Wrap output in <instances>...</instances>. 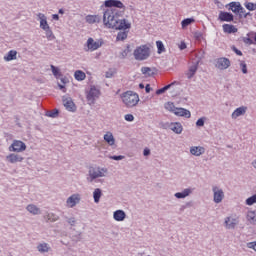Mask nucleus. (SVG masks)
Masks as SVG:
<instances>
[{
    "instance_id": "f257e3e1",
    "label": "nucleus",
    "mask_w": 256,
    "mask_h": 256,
    "mask_svg": "<svg viewBox=\"0 0 256 256\" xmlns=\"http://www.w3.org/2000/svg\"><path fill=\"white\" fill-rule=\"evenodd\" d=\"M105 10L103 14V23L108 29H116L119 32L117 34V41H125L129 31L131 29V22L129 20L122 18L125 15V4L119 0H106L104 2Z\"/></svg>"
},
{
    "instance_id": "f03ea898",
    "label": "nucleus",
    "mask_w": 256,
    "mask_h": 256,
    "mask_svg": "<svg viewBox=\"0 0 256 256\" xmlns=\"http://www.w3.org/2000/svg\"><path fill=\"white\" fill-rule=\"evenodd\" d=\"M108 173H109V170L106 167L91 166L88 170L87 181L89 183H93V182L97 181V179L107 177Z\"/></svg>"
},
{
    "instance_id": "7ed1b4c3",
    "label": "nucleus",
    "mask_w": 256,
    "mask_h": 256,
    "mask_svg": "<svg viewBox=\"0 0 256 256\" xmlns=\"http://www.w3.org/2000/svg\"><path fill=\"white\" fill-rule=\"evenodd\" d=\"M122 103L125 104L126 107H136L139 103V94L133 91H126L121 94Z\"/></svg>"
},
{
    "instance_id": "20e7f679",
    "label": "nucleus",
    "mask_w": 256,
    "mask_h": 256,
    "mask_svg": "<svg viewBox=\"0 0 256 256\" xmlns=\"http://www.w3.org/2000/svg\"><path fill=\"white\" fill-rule=\"evenodd\" d=\"M133 55L136 61H145L151 57V48L149 45H141L134 50Z\"/></svg>"
},
{
    "instance_id": "39448f33",
    "label": "nucleus",
    "mask_w": 256,
    "mask_h": 256,
    "mask_svg": "<svg viewBox=\"0 0 256 256\" xmlns=\"http://www.w3.org/2000/svg\"><path fill=\"white\" fill-rule=\"evenodd\" d=\"M85 95L88 105H95L97 100L101 97V89L97 86H90V88L86 90Z\"/></svg>"
},
{
    "instance_id": "423d86ee",
    "label": "nucleus",
    "mask_w": 256,
    "mask_h": 256,
    "mask_svg": "<svg viewBox=\"0 0 256 256\" xmlns=\"http://www.w3.org/2000/svg\"><path fill=\"white\" fill-rule=\"evenodd\" d=\"M103 47V39H93V38H88L86 41V44L84 45V50L85 51H97V49H101Z\"/></svg>"
},
{
    "instance_id": "0eeeda50",
    "label": "nucleus",
    "mask_w": 256,
    "mask_h": 256,
    "mask_svg": "<svg viewBox=\"0 0 256 256\" xmlns=\"http://www.w3.org/2000/svg\"><path fill=\"white\" fill-rule=\"evenodd\" d=\"M8 149L12 153H23L27 150V145L23 141L14 140Z\"/></svg>"
},
{
    "instance_id": "6e6552de",
    "label": "nucleus",
    "mask_w": 256,
    "mask_h": 256,
    "mask_svg": "<svg viewBox=\"0 0 256 256\" xmlns=\"http://www.w3.org/2000/svg\"><path fill=\"white\" fill-rule=\"evenodd\" d=\"M225 229H235L239 225V217L237 215H230L224 218Z\"/></svg>"
},
{
    "instance_id": "1a4fd4ad",
    "label": "nucleus",
    "mask_w": 256,
    "mask_h": 256,
    "mask_svg": "<svg viewBox=\"0 0 256 256\" xmlns=\"http://www.w3.org/2000/svg\"><path fill=\"white\" fill-rule=\"evenodd\" d=\"M212 193L214 203H222L225 199V192L219 186H212Z\"/></svg>"
},
{
    "instance_id": "9d476101",
    "label": "nucleus",
    "mask_w": 256,
    "mask_h": 256,
    "mask_svg": "<svg viewBox=\"0 0 256 256\" xmlns=\"http://www.w3.org/2000/svg\"><path fill=\"white\" fill-rule=\"evenodd\" d=\"M80 203H81V194L75 193L67 198L66 207H68V209H73V207L79 205Z\"/></svg>"
},
{
    "instance_id": "9b49d317",
    "label": "nucleus",
    "mask_w": 256,
    "mask_h": 256,
    "mask_svg": "<svg viewBox=\"0 0 256 256\" xmlns=\"http://www.w3.org/2000/svg\"><path fill=\"white\" fill-rule=\"evenodd\" d=\"M231 67V60L229 58L221 57L216 59L215 68L220 69V71H225Z\"/></svg>"
},
{
    "instance_id": "f8f14e48",
    "label": "nucleus",
    "mask_w": 256,
    "mask_h": 256,
    "mask_svg": "<svg viewBox=\"0 0 256 256\" xmlns=\"http://www.w3.org/2000/svg\"><path fill=\"white\" fill-rule=\"evenodd\" d=\"M199 69V61L193 62L188 66V70L185 72L187 79H193Z\"/></svg>"
},
{
    "instance_id": "ddd939ff",
    "label": "nucleus",
    "mask_w": 256,
    "mask_h": 256,
    "mask_svg": "<svg viewBox=\"0 0 256 256\" xmlns=\"http://www.w3.org/2000/svg\"><path fill=\"white\" fill-rule=\"evenodd\" d=\"M24 160L25 158L17 153H11L6 156V161L12 165H15V163H23Z\"/></svg>"
},
{
    "instance_id": "4468645a",
    "label": "nucleus",
    "mask_w": 256,
    "mask_h": 256,
    "mask_svg": "<svg viewBox=\"0 0 256 256\" xmlns=\"http://www.w3.org/2000/svg\"><path fill=\"white\" fill-rule=\"evenodd\" d=\"M37 18L40 22V29H42V31H45V29L51 28V26H49V22H47V16H45V14L38 13Z\"/></svg>"
},
{
    "instance_id": "2eb2a0df",
    "label": "nucleus",
    "mask_w": 256,
    "mask_h": 256,
    "mask_svg": "<svg viewBox=\"0 0 256 256\" xmlns=\"http://www.w3.org/2000/svg\"><path fill=\"white\" fill-rule=\"evenodd\" d=\"M62 101H63V105L67 109V111H72V112L75 111V109H76L75 103L73 102V99H71V97L64 96L62 98Z\"/></svg>"
},
{
    "instance_id": "dca6fc26",
    "label": "nucleus",
    "mask_w": 256,
    "mask_h": 256,
    "mask_svg": "<svg viewBox=\"0 0 256 256\" xmlns=\"http://www.w3.org/2000/svg\"><path fill=\"white\" fill-rule=\"evenodd\" d=\"M193 191H195L194 188H185L182 192L175 193L174 197H176V199H185L189 197V195H192Z\"/></svg>"
},
{
    "instance_id": "f3484780",
    "label": "nucleus",
    "mask_w": 256,
    "mask_h": 256,
    "mask_svg": "<svg viewBox=\"0 0 256 256\" xmlns=\"http://www.w3.org/2000/svg\"><path fill=\"white\" fill-rule=\"evenodd\" d=\"M190 153L194 155V157H201V155L205 154V147L192 146L190 147Z\"/></svg>"
},
{
    "instance_id": "a211bd4d",
    "label": "nucleus",
    "mask_w": 256,
    "mask_h": 256,
    "mask_svg": "<svg viewBox=\"0 0 256 256\" xmlns=\"http://www.w3.org/2000/svg\"><path fill=\"white\" fill-rule=\"evenodd\" d=\"M174 115L177 117H186V119H189L191 117V112L185 108H176Z\"/></svg>"
},
{
    "instance_id": "6ab92c4d",
    "label": "nucleus",
    "mask_w": 256,
    "mask_h": 256,
    "mask_svg": "<svg viewBox=\"0 0 256 256\" xmlns=\"http://www.w3.org/2000/svg\"><path fill=\"white\" fill-rule=\"evenodd\" d=\"M245 113H247V107H245V106L239 107L236 110H234V112L231 115V118L237 119V118L245 115Z\"/></svg>"
},
{
    "instance_id": "aec40b11",
    "label": "nucleus",
    "mask_w": 256,
    "mask_h": 256,
    "mask_svg": "<svg viewBox=\"0 0 256 256\" xmlns=\"http://www.w3.org/2000/svg\"><path fill=\"white\" fill-rule=\"evenodd\" d=\"M169 127L171 131L176 133V135H181V133H183V125H181L179 122L171 123Z\"/></svg>"
},
{
    "instance_id": "412c9836",
    "label": "nucleus",
    "mask_w": 256,
    "mask_h": 256,
    "mask_svg": "<svg viewBox=\"0 0 256 256\" xmlns=\"http://www.w3.org/2000/svg\"><path fill=\"white\" fill-rule=\"evenodd\" d=\"M126 218H127V214L123 210H116L113 213V219L115 221H125Z\"/></svg>"
},
{
    "instance_id": "4be33fe9",
    "label": "nucleus",
    "mask_w": 256,
    "mask_h": 256,
    "mask_svg": "<svg viewBox=\"0 0 256 256\" xmlns=\"http://www.w3.org/2000/svg\"><path fill=\"white\" fill-rule=\"evenodd\" d=\"M218 19H219V21L231 22V21H233V14H231L229 12L220 11Z\"/></svg>"
},
{
    "instance_id": "5701e85b",
    "label": "nucleus",
    "mask_w": 256,
    "mask_h": 256,
    "mask_svg": "<svg viewBox=\"0 0 256 256\" xmlns=\"http://www.w3.org/2000/svg\"><path fill=\"white\" fill-rule=\"evenodd\" d=\"M26 211L31 213V215H41V208L37 207L35 204H29L26 207Z\"/></svg>"
},
{
    "instance_id": "b1692460",
    "label": "nucleus",
    "mask_w": 256,
    "mask_h": 256,
    "mask_svg": "<svg viewBox=\"0 0 256 256\" xmlns=\"http://www.w3.org/2000/svg\"><path fill=\"white\" fill-rule=\"evenodd\" d=\"M227 7H229V11H231L232 13H235V15H237L239 13V9L241 7V2H231L227 5Z\"/></svg>"
},
{
    "instance_id": "393cba45",
    "label": "nucleus",
    "mask_w": 256,
    "mask_h": 256,
    "mask_svg": "<svg viewBox=\"0 0 256 256\" xmlns=\"http://www.w3.org/2000/svg\"><path fill=\"white\" fill-rule=\"evenodd\" d=\"M37 251L39 253H49L51 251V246L45 242L40 243L37 245Z\"/></svg>"
},
{
    "instance_id": "a878e982",
    "label": "nucleus",
    "mask_w": 256,
    "mask_h": 256,
    "mask_svg": "<svg viewBox=\"0 0 256 256\" xmlns=\"http://www.w3.org/2000/svg\"><path fill=\"white\" fill-rule=\"evenodd\" d=\"M246 219L250 225H256V210L248 211L246 215Z\"/></svg>"
},
{
    "instance_id": "bb28decb",
    "label": "nucleus",
    "mask_w": 256,
    "mask_h": 256,
    "mask_svg": "<svg viewBox=\"0 0 256 256\" xmlns=\"http://www.w3.org/2000/svg\"><path fill=\"white\" fill-rule=\"evenodd\" d=\"M85 20L86 23L93 25V23H99V21H101V17H99V15H87Z\"/></svg>"
},
{
    "instance_id": "cd10ccee",
    "label": "nucleus",
    "mask_w": 256,
    "mask_h": 256,
    "mask_svg": "<svg viewBox=\"0 0 256 256\" xmlns=\"http://www.w3.org/2000/svg\"><path fill=\"white\" fill-rule=\"evenodd\" d=\"M101 197H103V190L95 188L93 191L94 203H99V201H101Z\"/></svg>"
},
{
    "instance_id": "c85d7f7f",
    "label": "nucleus",
    "mask_w": 256,
    "mask_h": 256,
    "mask_svg": "<svg viewBox=\"0 0 256 256\" xmlns=\"http://www.w3.org/2000/svg\"><path fill=\"white\" fill-rule=\"evenodd\" d=\"M104 141H106V143H108L110 146L115 145V137L113 136V133L107 132L104 135Z\"/></svg>"
},
{
    "instance_id": "c756f323",
    "label": "nucleus",
    "mask_w": 256,
    "mask_h": 256,
    "mask_svg": "<svg viewBox=\"0 0 256 256\" xmlns=\"http://www.w3.org/2000/svg\"><path fill=\"white\" fill-rule=\"evenodd\" d=\"M17 59V51L10 50L5 56L4 61H15Z\"/></svg>"
},
{
    "instance_id": "7c9ffc66",
    "label": "nucleus",
    "mask_w": 256,
    "mask_h": 256,
    "mask_svg": "<svg viewBox=\"0 0 256 256\" xmlns=\"http://www.w3.org/2000/svg\"><path fill=\"white\" fill-rule=\"evenodd\" d=\"M223 31L224 33H237L238 29L234 26V25H231V24H224L223 25Z\"/></svg>"
},
{
    "instance_id": "2f4dec72",
    "label": "nucleus",
    "mask_w": 256,
    "mask_h": 256,
    "mask_svg": "<svg viewBox=\"0 0 256 256\" xmlns=\"http://www.w3.org/2000/svg\"><path fill=\"white\" fill-rule=\"evenodd\" d=\"M74 77H75L76 81H85V79L87 78V75L85 74V72H83L81 70H77L74 73Z\"/></svg>"
},
{
    "instance_id": "473e14b6",
    "label": "nucleus",
    "mask_w": 256,
    "mask_h": 256,
    "mask_svg": "<svg viewBox=\"0 0 256 256\" xmlns=\"http://www.w3.org/2000/svg\"><path fill=\"white\" fill-rule=\"evenodd\" d=\"M44 217L46 221H50V223H55V221H59V216L55 213H48Z\"/></svg>"
},
{
    "instance_id": "72a5a7b5",
    "label": "nucleus",
    "mask_w": 256,
    "mask_h": 256,
    "mask_svg": "<svg viewBox=\"0 0 256 256\" xmlns=\"http://www.w3.org/2000/svg\"><path fill=\"white\" fill-rule=\"evenodd\" d=\"M192 23H195L194 18H186V19L182 20V22H181L182 29H187V27H189V25H191Z\"/></svg>"
},
{
    "instance_id": "f704fd0d",
    "label": "nucleus",
    "mask_w": 256,
    "mask_h": 256,
    "mask_svg": "<svg viewBox=\"0 0 256 256\" xmlns=\"http://www.w3.org/2000/svg\"><path fill=\"white\" fill-rule=\"evenodd\" d=\"M45 35H46V39L48 41H55V34H53V30H51V28L45 29Z\"/></svg>"
},
{
    "instance_id": "c9c22d12",
    "label": "nucleus",
    "mask_w": 256,
    "mask_h": 256,
    "mask_svg": "<svg viewBox=\"0 0 256 256\" xmlns=\"http://www.w3.org/2000/svg\"><path fill=\"white\" fill-rule=\"evenodd\" d=\"M164 107L166 111H169L170 113H175V111H177V107H175L173 102H167Z\"/></svg>"
},
{
    "instance_id": "e433bc0d",
    "label": "nucleus",
    "mask_w": 256,
    "mask_h": 256,
    "mask_svg": "<svg viewBox=\"0 0 256 256\" xmlns=\"http://www.w3.org/2000/svg\"><path fill=\"white\" fill-rule=\"evenodd\" d=\"M239 65H240V69H241L242 73L244 75H247V73H249V71L247 70V63H245V61H243V60H240Z\"/></svg>"
},
{
    "instance_id": "4c0bfd02",
    "label": "nucleus",
    "mask_w": 256,
    "mask_h": 256,
    "mask_svg": "<svg viewBox=\"0 0 256 256\" xmlns=\"http://www.w3.org/2000/svg\"><path fill=\"white\" fill-rule=\"evenodd\" d=\"M66 221L70 227H75V225H77V218L75 217H66Z\"/></svg>"
},
{
    "instance_id": "58836bf2",
    "label": "nucleus",
    "mask_w": 256,
    "mask_h": 256,
    "mask_svg": "<svg viewBox=\"0 0 256 256\" xmlns=\"http://www.w3.org/2000/svg\"><path fill=\"white\" fill-rule=\"evenodd\" d=\"M244 6L246 7V9H248V11H256V4L255 3L246 2L244 4Z\"/></svg>"
},
{
    "instance_id": "ea45409f",
    "label": "nucleus",
    "mask_w": 256,
    "mask_h": 256,
    "mask_svg": "<svg viewBox=\"0 0 256 256\" xmlns=\"http://www.w3.org/2000/svg\"><path fill=\"white\" fill-rule=\"evenodd\" d=\"M171 85H173V83H172V84H169V85H166V86H164V87L161 88V89H158V90L156 91V95H163V93H165V91H167L168 89H171Z\"/></svg>"
},
{
    "instance_id": "a19ab883",
    "label": "nucleus",
    "mask_w": 256,
    "mask_h": 256,
    "mask_svg": "<svg viewBox=\"0 0 256 256\" xmlns=\"http://www.w3.org/2000/svg\"><path fill=\"white\" fill-rule=\"evenodd\" d=\"M158 53L161 54L165 51V45H163V42L157 41L156 42Z\"/></svg>"
},
{
    "instance_id": "79ce46f5",
    "label": "nucleus",
    "mask_w": 256,
    "mask_h": 256,
    "mask_svg": "<svg viewBox=\"0 0 256 256\" xmlns=\"http://www.w3.org/2000/svg\"><path fill=\"white\" fill-rule=\"evenodd\" d=\"M256 203V194L246 199V205H255Z\"/></svg>"
},
{
    "instance_id": "37998d69",
    "label": "nucleus",
    "mask_w": 256,
    "mask_h": 256,
    "mask_svg": "<svg viewBox=\"0 0 256 256\" xmlns=\"http://www.w3.org/2000/svg\"><path fill=\"white\" fill-rule=\"evenodd\" d=\"M51 70L54 77H59V75H61V72H59V68L55 67L54 65H51Z\"/></svg>"
},
{
    "instance_id": "c03bdc74",
    "label": "nucleus",
    "mask_w": 256,
    "mask_h": 256,
    "mask_svg": "<svg viewBox=\"0 0 256 256\" xmlns=\"http://www.w3.org/2000/svg\"><path fill=\"white\" fill-rule=\"evenodd\" d=\"M109 159H112L113 161H123V159H125V156H123V155L109 156Z\"/></svg>"
},
{
    "instance_id": "a18cd8bd",
    "label": "nucleus",
    "mask_w": 256,
    "mask_h": 256,
    "mask_svg": "<svg viewBox=\"0 0 256 256\" xmlns=\"http://www.w3.org/2000/svg\"><path fill=\"white\" fill-rule=\"evenodd\" d=\"M141 72L143 73V75H151V68L149 67H142Z\"/></svg>"
},
{
    "instance_id": "49530a36",
    "label": "nucleus",
    "mask_w": 256,
    "mask_h": 256,
    "mask_svg": "<svg viewBox=\"0 0 256 256\" xmlns=\"http://www.w3.org/2000/svg\"><path fill=\"white\" fill-rule=\"evenodd\" d=\"M246 12L247 11L245 10V8H243V6L240 5V8L238 10V14L237 15H239V17L242 18L245 15Z\"/></svg>"
},
{
    "instance_id": "de8ad7c7",
    "label": "nucleus",
    "mask_w": 256,
    "mask_h": 256,
    "mask_svg": "<svg viewBox=\"0 0 256 256\" xmlns=\"http://www.w3.org/2000/svg\"><path fill=\"white\" fill-rule=\"evenodd\" d=\"M124 119H125V121H129V122L135 121V116H133V114H126L124 116Z\"/></svg>"
},
{
    "instance_id": "09e8293b",
    "label": "nucleus",
    "mask_w": 256,
    "mask_h": 256,
    "mask_svg": "<svg viewBox=\"0 0 256 256\" xmlns=\"http://www.w3.org/2000/svg\"><path fill=\"white\" fill-rule=\"evenodd\" d=\"M205 125V118H199L196 122L197 127H203Z\"/></svg>"
},
{
    "instance_id": "8fccbe9b",
    "label": "nucleus",
    "mask_w": 256,
    "mask_h": 256,
    "mask_svg": "<svg viewBox=\"0 0 256 256\" xmlns=\"http://www.w3.org/2000/svg\"><path fill=\"white\" fill-rule=\"evenodd\" d=\"M243 41L246 45H253V40L249 37L243 38Z\"/></svg>"
},
{
    "instance_id": "3c124183",
    "label": "nucleus",
    "mask_w": 256,
    "mask_h": 256,
    "mask_svg": "<svg viewBox=\"0 0 256 256\" xmlns=\"http://www.w3.org/2000/svg\"><path fill=\"white\" fill-rule=\"evenodd\" d=\"M144 157H149L151 155V150L149 148H145L143 151Z\"/></svg>"
},
{
    "instance_id": "603ef678",
    "label": "nucleus",
    "mask_w": 256,
    "mask_h": 256,
    "mask_svg": "<svg viewBox=\"0 0 256 256\" xmlns=\"http://www.w3.org/2000/svg\"><path fill=\"white\" fill-rule=\"evenodd\" d=\"M232 50L234 51V53H236V55H243V52H241V50L237 49L235 46L232 47Z\"/></svg>"
},
{
    "instance_id": "864d4df0",
    "label": "nucleus",
    "mask_w": 256,
    "mask_h": 256,
    "mask_svg": "<svg viewBox=\"0 0 256 256\" xmlns=\"http://www.w3.org/2000/svg\"><path fill=\"white\" fill-rule=\"evenodd\" d=\"M179 49L181 51H183L184 49H187V44H185V42H181L180 45H179Z\"/></svg>"
},
{
    "instance_id": "5fc2aeb1",
    "label": "nucleus",
    "mask_w": 256,
    "mask_h": 256,
    "mask_svg": "<svg viewBox=\"0 0 256 256\" xmlns=\"http://www.w3.org/2000/svg\"><path fill=\"white\" fill-rule=\"evenodd\" d=\"M57 115H59V111L56 110V111L48 114V117H57Z\"/></svg>"
},
{
    "instance_id": "6e6d98bb",
    "label": "nucleus",
    "mask_w": 256,
    "mask_h": 256,
    "mask_svg": "<svg viewBox=\"0 0 256 256\" xmlns=\"http://www.w3.org/2000/svg\"><path fill=\"white\" fill-rule=\"evenodd\" d=\"M145 91H146V93H151V85L147 84L145 86Z\"/></svg>"
},
{
    "instance_id": "4d7b16f0",
    "label": "nucleus",
    "mask_w": 256,
    "mask_h": 256,
    "mask_svg": "<svg viewBox=\"0 0 256 256\" xmlns=\"http://www.w3.org/2000/svg\"><path fill=\"white\" fill-rule=\"evenodd\" d=\"M52 19H53L54 21H59V15H58V14H53V15H52Z\"/></svg>"
},
{
    "instance_id": "13d9d810",
    "label": "nucleus",
    "mask_w": 256,
    "mask_h": 256,
    "mask_svg": "<svg viewBox=\"0 0 256 256\" xmlns=\"http://www.w3.org/2000/svg\"><path fill=\"white\" fill-rule=\"evenodd\" d=\"M59 88L63 91V93L67 92V90L65 89V86L59 84Z\"/></svg>"
},
{
    "instance_id": "bf43d9fd",
    "label": "nucleus",
    "mask_w": 256,
    "mask_h": 256,
    "mask_svg": "<svg viewBox=\"0 0 256 256\" xmlns=\"http://www.w3.org/2000/svg\"><path fill=\"white\" fill-rule=\"evenodd\" d=\"M249 15H251V12H245L244 16H242V17H244V19H247V17H249Z\"/></svg>"
},
{
    "instance_id": "052dcab7",
    "label": "nucleus",
    "mask_w": 256,
    "mask_h": 256,
    "mask_svg": "<svg viewBox=\"0 0 256 256\" xmlns=\"http://www.w3.org/2000/svg\"><path fill=\"white\" fill-rule=\"evenodd\" d=\"M106 77H107V79H109V78H111V77H112V74H111V73H109V72H106Z\"/></svg>"
},
{
    "instance_id": "680f3d73",
    "label": "nucleus",
    "mask_w": 256,
    "mask_h": 256,
    "mask_svg": "<svg viewBox=\"0 0 256 256\" xmlns=\"http://www.w3.org/2000/svg\"><path fill=\"white\" fill-rule=\"evenodd\" d=\"M139 88H140V89H145V85H144L143 83H140V84H139Z\"/></svg>"
},
{
    "instance_id": "e2e57ef3",
    "label": "nucleus",
    "mask_w": 256,
    "mask_h": 256,
    "mask_svg": "<svg viewBox=\"0 0 256 256\" xmlns=\"http://www.w3.org/2000/svg\"><path fill=\"white\" fill-rule=\"evenodd\" d=\"M58 13H60V15H63V14L65 13V11H64L63 9H60V10L58 11Z\"/></svg>"
},
{
    "instance_id": "0e129e2a",
    "label": "nucleus",
    "mask_w": 256,
    "mask_h": 256,
    "mask_svg": "<svg viewBox=\"0 0 256 256\" xmlns=\"http://www.w3.org/2000/svg\"><path fill=\"white\" fill-rule=\"evenodd\" d=\"M61 81H62V83H65V81L63 79Z\"/></svg>"
}]
</instances>
